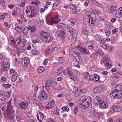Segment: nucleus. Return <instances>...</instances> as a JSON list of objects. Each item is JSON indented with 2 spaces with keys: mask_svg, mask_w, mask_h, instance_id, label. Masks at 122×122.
Returning <instances> with one entry per match:
<instances>
[{
  "mask_svg": "<svg viewBox=\"0 0 122 122\" xmlns=\"http://www.w3.org/2000/svg\"><path fill=\"white\" fill-rule=\"evenodd\" d=\"M6 97L4 95L0 94V100L5 101L6 100Z\"/></svg>",
  "mask_w": 122,
  "mask_h": 122,
  "instance_id": "obj_41",
  "label": "nucleus"
},
{
  "mask_svg": "<svg viewBox=\"0 0 122 122\" xmlns=\"http://www.w3.org/2000/svg\"><path fill=\"white\" fill-rule=\"evenodd\" d=\"M101 64H104L105 67L108 68L111 67V61L109 58L106 57H104L100 62Z\"/></svg>",
  "mask_w": 122,
  "mask_h": 122,
  "instance_id": "obj_7",
  "label": "nucleus"
},
{
  "mask_svg": "<svg viewBox=\"0 0 122 122\" xmlns=\"http://www.w3.org/2000/svg\"><path fill=\"white\" fill-rule=\"evenodd\" d=\"M35 27L34 26H33L32 27H31L30 26L28 25L26 27V28L24 30V32H25L26 34L28 31L30 30V31L34 32L35 30Z\"/></svg>",
  "mask_w": 122,
  "mask_h": 122,
  "instance_id": "obj_14",
  "label": "nucleus"
},
{
  "mask_svg": "<svg viewBox=\"0 0 122 122\" xmlns=\"http://www.w3.org/2000/svg\"><path fill=\"white\" fill-rule=\"evenodd\" d=\"M25 12L27 16L30 18L35 16L36 14V8L33 6L26 7Z\"/></svg>",
  "mask_w": 122,
  "mask_h": 122,
  "instance_id": "obj_4",
  "label": "nucleus"
},
{
  "mask_svg": "<svg viewBox=\"0 0 122 122\" xmlns=\"http://www.w3.org/2000/svg\"><path fill=\"white\" fill-rule=\"evenodd\" d=\"M112 109L116 112H118L121 111L122 108L121 106L118 105H114L112 106Z\"/></svg>",
  "mask_w": 122,
  "mask_h": 122,
  "instance_id": "obj_16",
  "label": "nucleus"
},
{
  "mask_svg": "<svg viewBox=\"0 0 122 122\" xmlns=\"http://www.w3.org/2000/svg\"><path fill=\"white\" fill-rule=\"evenodd\" d=\"M75 75L78 76H79L81 75L80 72L76 70H75L74 71Z\"/></svg>",
  "mask_w": 122,
  "mask_h": 122,
  "instance_id": "obj_48",
  "label": "nucleus"
},
{
  "mask_svg": "<svg viewBox=\"0 0 122 122\" xmlns=\"http://www.w3.org/2000/svg\"><path fill=\"white\" fill-rule=\"evenodd\" d=\"M39 117L38 114H37L36 117L37 119L40 122H42V120H43L44 118V114L41 112H40L39 113Z\"/></svg>",
  "mask_w": 122,
  "mask_h": 122,
  "instance_id": "obj_19",
  "label": "nucleus"
},
{
  "mask_svg": "<svg viewBox=\"0 0 122 122\" xmlns=\"http://www.w3.org/2000/svg\"><path fill=\"white\" fill-rule=\"evenodd\" d=\"M80 101L81 103V107L84 109H86L89 107L92 102L91 98L88 96L81 97Z\"/></svg>",
  "mask_w": 122,
  "mask_h": 122,
  "instance_id": "obj_3",
  "label": "nucleus"
},
{
  "mask_svg": "<svg viewBox=\"0 0 122 122\" xmlns=\"http://www.w3.org/2000/svg\"><path fill=\"white\" fill-rule=\"evenodd\" d=\"M71 69L69 67H68L66 69H65L64 71V74L65 75L68 74L71 75Z\"/></svg>",
  "mask_w": 122,
  "mask_h": 122,
  "instance_id": "obj_28",
  "label": "nucleus"
},
{
  "mask_svg": "<svg viewBox=\"0 0 122 122\" xmlns=\"http://www.w3.org/2000/svg\"><path fill=\"white\" fill-rule=\"evenodd\" d=\"M32 52L34 55H36L37 53V51L35 50H32Z\"/></svg>",
  "mask_w": 122,
  "mask_h": 122,
  "instance_id": "obj_58",
  "label": "nucleus"
},
{
  "mask_svg": "<svg viewBox=\"0 0 122 122\" xmlns=\"http://www.w3.org/2000/svg\"><path fill=\"white\" fill-rule=\"evenodd\" d=\"M29 104V103L27 102H21L19 104V107L21 110H24L27 108V107Z\"/></svg>",
  "mask_w": 122,
  "mask_h": 122,
  "instance_id": "obj_13",
  "label": "nucleus"
},
{
  "mask_svg": "<svg viewBox=\"0 0 122 122\" xmlns=\"http://www.w3.org/2000/svg\"><path fill=\"white\" fill-rule=\"evenodd\" d=\"M1 107L4 115L10 120L13 121L15 120V116L14 115V111H12L11 108L10 109H8L7 110L6 104L4 103L1 104Z\"/></svg>",
  "mask_w": 122,
  "mask_h": 122,
  "instance_id": "obj_1",
  "label": "nucleus"
},
{
  "mask_svg": "<svg viewBox=\"0 0 122 122\" xmlns=\"http://www.w3.org/2000/svg\"><path fill=\"white\" fill-rule=\"evenodd\" d=\"M61 20V19H58V15H56L51 17L50 20H47L46 22L48 25H51L58 23Z\"/></svg>",
  "mask_w": 122,
  "mask_h": 122,
  "instance_id": "obj_8",
  "label": "nucleus"
},
{
  "mask_svg": "<svg viewBox=\"0 0 122 122\" xmlns=\"http://www.w3.org/2000/svg\"><path fill=\"white\" fill-rule=\"evenodd\" d=\"M102 47L103 49L106 50L108 49V48L109 46L107 44H105L102 45Z\"/></svg>",
  "mask_w": 122,
  "mask_h": 122,
  "instance_id": "obj_44",
  "label": "nucleus"
},
{
  "mask_svg": "<svg viewBox=\"0 0 122 122\" xmlns=\"http://www.w3.org/2000/svg\"><path fill=\"white\" fill-rule=\"evenodd\" d=\"M76 51L77 53H79L80 55H81V53L86 54H89L90 53L89 51L87 50L85 48H81L80 46L79 45L76 46Z\"/></svg>",
  "mask_w": 122,
  "mask_h": 122,
  "instance_id": "obj_9",
  "label": "nucleus"
},
{
  "mask_svg": "<svg viewBox=\"0 0 122 122\" xmlns=\"http://www.w3.org/2000/svg\"><path fill=\"white\" fill-rule=\"evenodd\" d=\"M90 18L89 21L90 20L91 21V22L90 24V25L92 26H93L95 25V22L96 20V16L94 14V13H92L90 12Z\"/></svg>",
  "mask_w": 122,
  "mask_h": 122,
  "instance_id": "obj_10",
  "label": "nucleus"
},
{
  "mask_svg": "<svg viewBox=\"0 0 122 122\" xmlns=\"http://www.w3.org/2000/svg\"><path fill=\"white\" fill-rule=\"evenodd\" d=\"M57 85V83L54 81L47 82L45 85V88L47 90H48L50 87L55 86Z\"/></svg>",
  "mask_w": 122,
  "mask_h": 122,
  "instance_id": "obj_11",
  "label": "nucleus"
},
{
  "mask_svg": "<svg viewBox=\"0 0 122 122\" xmlns=\"http://www.w3.org/2000/svg\"><path fill=\"white\" fill-rule=\"evenodd\" d=\"M44 70V68L43 66L40 67L37 69V71L39 73H41L43 72Z\"/></svg>",
  "mask_w": 122,
  "mask_h": 122,
  "instance_id": "obj_34",
  "label": "nucleus"
},
{
  "mask_svg": "<svg viewBox=\"0 0 122 122\" xmlns=\"http://www.w3.org/2000/svg\"><path fill=\"white\" fill-rule=\"evenodd\" d=\"M110 96L113 98L116 99L122 97V86L120 84L117 85L115 89L112 91Z\"/></svg>",
  "mask_w": 122,
  "mask_h": 122,
  "instance_id": "obj_2",
  "label": "nucleus"
},
{
  "mask_svg": "<svg viewBox=\"0 0 122 122\" xmlns=\"http://www.w3.org/2000/svg\"><path fill=\"white\" fill-rule=\"evenodd\" d=\"M41 39L44 42L49 43L52 40V37L47 33L42 32L40 33Z\"/></svg>",
  "mask_w": 122,
  "mask_h": 122,
  "instance_id": "obj_5",
  "label": "nucleus"
},
{
  "mask_svg": "<svg viewBox=\"0 0 122 122\" xmlns=\"http://www.w3.org/2000/svg\"><path fill=\"white\" fill-rule=\"evenodd\" d=\"M62 109L65 111L68 112L69 110V108L67 106H65L62 107Z\"/></svg>",
  "mask_w": 122,
  "mask_h": 122,
  "instance_id": "obj_39",
  "label": "nucleus"
},
{
  "mask_svg": "<svg viewBox=\"0 0 122 122\" xmlns=\"http://www.w3.org/2000/svg\"><path fill=\"white\" fill-rule=\"evenodd\" d=\"M17 73H15L13 74L11 78L12 81L13 82H15L17 79Z\"/></svg>",
  "mask_w": 122,
  "mask_h": 122,
  "instance_id": "obj_30",
  "label": "nucleus"
},
{
  "mask_svg": "<svg viewBox=\"0 0 122 122\" xmlns=\"http://www.w3.org/2000/svg\"><path fill=\"white\" fill-rule=\"evenodd\" d=\"M40 92L41 95H46V96H47V95H48L47 93L45 91L42 89H40Z\"/></svg>",
  "mask_w": 122,
  "mask_h": 122,
  "instance_id": "obj_37",
  "label": "nucleus"
},
{
  "mask_svg": "<svg viewBox=\"0 0 122 122\" xmlns=\"http://www.w3.org/2000/svg\"><path fill=\"white\" fill-rule=\"evenodd\" d=\"M68 30L69 32L71 33L70 35H73L74 32L73 31V30L71 27H69L68 29Z\"/></svg>",
  "mask_w": 122,
  "mask_h": 122,
  "instance_id": "obj_38",
  "label": "nucleus"
},
{
  "mask_svg": "<svg viewBox=\"0 0 122 122\" xmlns=\"http://www.w3.org/2000/svg\"><path fill=\"white\" fill-rule=\"evenodd\" d=\"M50 51V49H47L45 51V53L46 55L49 54Z\"/></svg>",
  "mask_w": 122,
  "mask_h": 122,
  "instance_id": "obj_57",
  "label": "nucleus"
},
{
  "mask_svg": "<svg viewBox=\"0 0 122 122\" xmlns=\"http://www.w3.org/2000/svg\"><path fill=\"white\" fill-rule=\"evenodd\" d=\"M58 61L59 63H60L62 62L63 61L62 58L61 57H59V59H58Z\"/></svg>",
  "mask_w": 122,
  "mask_h": 122,
  "instance_id": "obj_62",
  "label": "nucleus"
},
{
  "mask_svg": "<svg viewBox=\"0 0 122 122\" xmlns=\"http://www.w3.org/2000/svg\"><path fill=\"white\" fill-rule=\"evenodd\" d=\"M89 79L92 81L97 82L100 80V76L98 75L94 74L90 76Z\"/></svg>",
  "mask_w": 122,
  "mask_h": 122,
  "instance_id": "obj_12",
  "label": "nucleus"
},
{
  "mask_svg": "<svg viewBox=\"0 0 122 122\" xmlns=\"http://www.w3.org/2000/svg\"><path fill=\"white\" fill-rule=\"evenodd\" d=\"M25 2H23L20 3L18 4V5L21 7H23L25 5Z\"/></svg>",
  "mask_w": 122,
  "mask_h": 122,
  "instance_id": "obj_49",
  "label": "nucleus"
},
{
  "mask_svg": "<svg viewBox=\"0 0 122 122\" xmlns=\"http://www.w3.org/2000/svg\"><path fill=\"white\" fill-rule=\"evenodd\" d=\"M31 3L34 4L38 5L40 3V2L39 0H36L32 1Z\"/></svg>",
  "mask_w": 122,
  "mask_h": 122,
  "instance_id": "obj_40",
  "label": "nucleus"
},
{
  "mask_svg": "<svg viewBox=\"0 0 122 122\" xmlns=\"http://www.w3.org/2000/svg\"><path fill=\"white\" fill-rule=\"evenodd\" d=\"M73 90H72V91L74 92H77L78 91L77 88L75 86H73Z\"/></svg>",
  "mask_w": 122,
  "mask_h": 122,
  "instance_id": "obj_46",
  "label": "nucleus"
},
{
  "mask_svg": "<svg viewBox=\"0 0 122 122\" xmlns=\"http://www.w3.org/2000/svg\"><path fill=\"white\" fill-rule=\"evenodd\" d=\"M10 64L8 63H6L2 65L3 71H7L9 69Z\"/></svg>",
  "mask_w": 122,
  "mask_h": 122,
  "instance_id": "obj_15",
  "label": "nucleus"
},
{
  "mask_svg": "<svg viewBox=\"0 0 122 122\" xmlns=\"http://www.w3.org/2000/svg\"><path fill=\"white\" fill-rule=\"evenodd\" d=\"M97 101L99 103V107L101 109H103L107 108L108 106L107 103L104 102L99 97L96 96Z\"/></svg>",
  "mask_w": 122,
  "mask_h": 122,
  "instance_id": "obj_6",
  "label": "nucleus"
},
{
  "mask_svg": "<svg viewBox=\"0 0 122 122\" xmlns=\"http://www.w3.org/2000/svg\"><path fill=\"white\" fill-rule=\"evenodd\" d=\"M105 33L107 35H109L110 33V32L109 30H106L105 31Z\"/></svg>",
  "mask_w": 122,
  "mask_h": 122,
  "instance_id": "obj_59",
  "label": "nucleus"
},
{
  "mask_svg": "<svg viewBox=\"0 0 122 122\" xmlns=\"http://www.w3.org/2000/svg\"><path fill=\"white\" fill-rule=\"evenodd\" d=\"M84 76L86 77L87 78L89 76V74L87 72H85L83 74Z\"/></svg>",
  "mask_w": 122,
  "mask_h": 122,
  "instance_id": "obj_50",
  "label": "nucleus"
},
{
  "mask_svg": "<svg viewBox=\"0 0 122 122\" xmlns=\"http://www.w3.org/2000/svg\"><path fill=\"white\" fill-rule=\"evenodd\" d=\"M94 2L93 4L94 5H97L100 7H102L103 8H106V4L102 3H99L97 2V1L94 0Z\"/></svg>",
  "mask_w": 122,
  "mask_h": 122,
  "instance_id": "obj_17",
  "label": "nucleus"
},
{
  "mask_svg": "<svg viewBox=\"0 0 122 122\" xmlns=\"http://www.w3.org/2000/svg\"><path fill=\"white\" fill-rule=\"evenodd\" d=\"M47 59H45L44 61L43 62V64L45 66L46 65L47 63Z\"/></svg>",
  "mask_w": 122,
  "mask_h": 122,
  "instance_id": "obj_56",
  "label": "nucleus"
},
{
  "mask_svg": "<svg viewBox=\"0 0 122 122\" xmlns=\"http://www.w3.org/2000/svg\"><path fill=\"white\" fill-rule=\"evenodd\" d=\"M15 73H17V72H16L15 70L13 69H11L10 71V74H12L13 73V74H15Z\"/></svg>",
  "mask_w": 122,
  "mask_h": 122,
  "instance_id": "obj_52",
  "label": "nucleus"
},
{
  "mask_svg": "<svg viewBox=\"0 0 122 122\" xmlns=\"http://www.w3.org/2000/svg\"><path fill=\"white\" fill-rule=\"evenodd\" d=\"M59 34L60 36V37L63 36L65 34V32L64 31L62 30L60 31L59 32Z\"/></svg>",
  "mask_w": 122,
  "mask_h": 122,
  "instance_id": "obj_45",
  "label": "nucleus"
},
{
  "mask_svg": "<svg viewBox=\"0 0 122 122\" xmlns=\"http://www.w3.org/2000/svg\"><path fill=\"white\" fill-rule=\"evenodd\" d=\"M38 98L40 100H46L49 99L50 97L48 95H47V96H46V97H45L44 95H40L38 96Z\"/></svg>",
  "mask_w": 122,
  "mask_h": 122,
  "instance_id": "obj_24",
  "label": "nucleus"
},
{
  "mask_svg": "<svg viewBox=\"0 0 122 122\" xmlns=\"http://www.w3.org/2000/svg\"><path fill=\"white\" fill-rule=\"evenodd\" d=\"M21 37L20 36L17 38V41L18 43L20 44L21 42Z\"/></svg>",
  "mask_w": 122,
  "mask_h": 122,
  "instance_id": "obj_53",
  "label": "nucleus"
},
{
  "mask_svg": "<svg viewBox=\"0 0 122 122\" xmlns=\"http://www.w3.org/2000/svg\"><path fill=\"white\" fill-rule=\"evenodd\" d=\"M113 120L112 118H110L105 120V122H112Z\"/></svg>",
  "mask_w": 122,
  "mask_h": 122,
  "instance_id": "obj_54",
  "label": "nucleus"
},
{
  "mask_svg": "<svg viewBox=\"0 0 122 122\" xmlns=\"http://www.w3.org/2000/svg\"><path fill=\"white\" fill-rule=\"evenodd\" d=\"M101 89V88L100 87H96L94 89V92L95 93L100 92Z\"/></svg>",
  "mask_w": 122,
  "mask_h": 122,
  "instance_id": "obj_31",
  "label": "nucleus"
},
{
  "mask_svg": "<svg viewBox=\"0 0 122 122\" xmlns=\"http://www.w3.org/2000/svg\"><path fill=\"white\" fill-rule=\"evenodd\" d=\"M118 31V29L117 28H115L112 31V33L115 34L117 33Z\"/></svg>",
  "mask_w": 122,
  "mask_h": 122,
  "instance_id": "obj_43",
  "label": "nucleus"
},
{
  "mask_svg": "<svg viewBox=\"0 0 122 122\" xmlns=\"http://www.w3.org/2000/svg\"><path fill=\"white\" fill-rule=\"evenodd\" d=\"M89 3V1L88 0H87L85 2L84 5L85 6H86L88 5Z\"/></svg>",
  "mask_w": 122,
  "mask_h": 122,
  "instance_id": "obj_55",
  "label": "nucleus"
},
{
  "mask_svg": "<svg viewBox=\"0 0 122 122\" xmlns=\"http://www.w3.org/2000/svg\"><path fill=\"white\" fill-rule=\"evenodd\" d=\"M26 40L24 39H23L22 41V44L24 46H25V45L26 44Z\"/></svg>",
  "mask_w": 122,
  "mask_h": 122,
  "instance_id": "obj_51",
  "label": "nucleus"
},
{
  "mask_svg": "<svg viewBox=\"0 0 122 122\" xmlns=\"http://www.w3.org/2000/svg\"><path fill=\"white\" fill-rule=\"evenodd\" d=\"M99 42L101 43H104L105 42V40L102 39H101L100 40H99Z\"/></svg>",
  "mask_w": 122,
  "mask_h": 122,
  "instance_id": "obj_64",
  "label": "nucleus"
},
{
  "mask_svg": "<svg viewBox=\"0 0 122 122\" xmlns=\"http://www.w3.org/2000/svg\"><path fill=\"white\" fill-rule=\"evenodd\" d=\"M57 26L58 28L61 29H64L66 28V25L63 23L59 24L57 25Z\"/></svg>",
  "mask_w": 122,
  "mask_h": 122,
  "instance_id": "obj_27",
  "label": "nucleus"
},
{
  "mask_svg": "<svg viewBox=\"0 0 122 122\" xmlns=\"http://www.w3.org/2000/svg\"><path fill=\"white\" fill-rule=\"evenodd\" d=\"M11 84H3L2 86L5 88H9L11 86Z\"/></svg>",
  "mask_w": 122,
  "mask_h": 122,
  "instance_id": "obj_36",
  "label": "nucleus"
},
{
  "mask_svg": "<svg viewBox=\"0 0 122 122\" xmlns=\"http://www.w3.org/2000/svg\"><path fill=\"white\" fill-rule=\"evenodd\" d=\"M69 38L71 41V43L72 45H74L76 42V38L71 35L69 36Z\"/></svg>",
  "mask_w": 122,
  "mask_h": 122,
  "instance_id": "obj_18",
  "label": "nucleus"
},
{
  "mask_svg": "<svg viewBox=\"0 0 122 122\" xmlns=\"http://www.w3.org/2000/svg\"><path fill=\"white\" fill-rule=\"evenodd\" d=\"M62 2L61 0H56L54 2L53 6V8H55L60 4H61Z\"/></svg>",
  "mask_w": 122,
  "mask_h": 122,
  "instance_id": "obj_23",
  "label": "nucleus"
},
{
  "mask_svg": "<svg viewBox=\"0 0 122 122\" xmlns=\"http://www.w3.org/2000/svg\"><path fill=\"white\" fill-rule=\"evenodd\" d=\"M20 25V24H16L15 25V30L19 33H20L22 30L21 27Z\"/></svg>",
  "mask_w": 122,
  "mask_h": 122,
  "instance_id": "obj_26",
  "label": "nucleus"
},
{
  "mask_svg": "<svg viewBox=\"0 0 122 122\" xmlns=\"http://www.w3.org/2000/svg\"><path fill=\"white\" fill-rule=\"evenodd\" d=\"M102 74L104 75H107L108 74V72L107 71H103L102 72Z\"/></svg>",
  "mask_w": 122,
  "mask_h": 122,
  "instance_id": "obj_61",
  "label": "nucleus"
},
{
  "mask_svg": "<svg viewBox=\"0 0 122 122\" xmlns=\"http://www.w3.org/2000/svg\"><path fill=\"white\" fill-rule=\"evenodd\" d=\"M5 94L7 97H9L10 95V92L8 91L6 92L5 93Z\"/></svg>",
  "mask_w": 122,
  "mask_h": 122,
  "instance_id": "obj_60",
  "label": "nucleus"
},
{
  "mask_svg": "<svg viewBox=\"0 0 122 122\" xmlns=\"http://www.w3.org/2000/svg\"><path fill=\"white\" fill-rule=\"evenodd\" d=\"M54 102L53 100H51V101L48 103V105L50 107V108H52L54 106Z\"/></svg>",
  "mask_w": 122,
  "mask_h": 122,
  "instance_id": "obj_32",
  "label": "nucleus"
},
{
  "mask_svg": "<svg viewBox=\"0 0 122 122\" xmlns=\"http://www.w3.org/2000/svg\"><path fill=\"white\" fill-rule=\"evenodd\" d=\"M116 12V15L118 17H120L122 15V7H121L117 10Z\"/></svg>",
  "mask_w": 122,
  "mask_h": 122,
  "instance_id": "obj_21",
  "label": "nucleus"
},
{
  "mask_svg": "<svg viewBox=\"0 0 122 122\" xmlns=\"http://www.w3.org/2000/svg\"><path fill=\"white\" fill-rule=\"evenodd\" d=\"M75 54L77 55L75 58L76 60L78 63H81L82 61V59L81 56H79L80 54L77 53L76 52Z\"/></svg>",
  "mask_w": 122,
  "mask_h": 122,
  "instance_id": "obj_22",
  "label": "nucleus"
},
{
  "mask_svg": "<svg viewBox=\"0 0 122 122\" xmlns=\"http://www.w3.org/2000/svg\"><path fill=\"white\" fill-rule=\"evenodd\" d=\"M117 8V5L112 6L108 10L107 12L109 14L113 13L116 10Z\"/></svg>",
  "mask_w": 122,
  "mask_h": 122,
  "instance_id": "obj_20",
  "label": "nucleus"
},
{
  "mask_svg": "<svg viewBox=\"0 0 122 122\" xmlns=\"http://www.w3.org/2000/svg\"><path fill=\"white\" fill-rule=\"evenodd\" d=\"M24 62L25 66L26 67L27 66L28 64L30 62L29 59L27 57L24 58Z\"/></svg>",
  "mask_w": 122,
  "mask_h": 122,
  "instance_id": "obj_29",
  "label": "nucleus"
},
{
  "mask_svg": "<svg viewBox=\"0 0 122 122\" xmlns=\"http://www.w3.org/2000/svg\"><path fill=\"white\" fill-rule=\"evenodd\" d=\"M87 46L89 49L91 50H93L94 49V47L93 46V44L90 41L87 42Z\"/></svg>",
  "mask_w": 122,
  "mask_h": 122,
  "instance_id": "obj_25",
  "label": "nucleus"
},
{
  "mask_svg": "<svg viewBox=\"0 0 122 122\" xmlns=\"http://www.w3.org/2000/svg\"><path fill=\"white\" fill-rule=\"evenodd\" d=\"M76 21V20L75 19H71L69 20V22L71 23V24L72 25H74L75 22Z\"/></svg>",
  "mask_w": 122,
  "mask_h": 122,
  "instance_id": "obj_33",
  "label": "nucleus"
},
{
  "mask_svg": "<svg viewBox=\"0 0 122 122\" xmlns=\"http://www.w3.org/2000/svg\"><path fill=\"white\" fill-rule=\"evenodd\" d=\"M92 11L93 12L92 13H94L95 14V13H96L97 15L99 13V11L96 9H92Z\"/></svg>",
  "mask_w": 122,
  "mask_h": 122,
  "instance_id": "obj_47",
  "label": "nucleus"
},
{
  "mask_svg": "<svg viewBox=\"0 0 122 122\" xmlns=\"http://www.w3.org/2000/svg\"><path fill=\"white\" fill-rule=\"evenodd\" d=\"M70 9L72 10H76L77 9L76 6L72 4H71L70 5Z\"/></svg>",
  "mask_w": 122,
  "mask_h": 122,
  "instance_id": "obj_35",
  "label": "nucleus"
},
{
  "mask_svg": "<svg viewBox=\"0 0 122 122\" xmlns=\"http://www.w3.org/2000/svg\"><path fill=\"white\" fill-rule=\"evenodd\" d=\"M95 39L97 40H100L101 38V36L98 34L96 35L94 37Z\"/></svg>",
  "mask_w": 122,
  "mask_h": 122,
  "instance_id": "obj_42",
  "label": "nucleus"
},
{
  "mask_svg": "<svg viewBox=\"0 0 122 122\" xmlns=\"http://www.w3.org/2000/svg\"><path fill=\"white\" fill-rule=\"evenodd\" d=\"M21 18L24 21H26V20L24 17V16L23 15H21Z\"/></svg>",
  "mask_w": 122,
  "mask_h": 122,
  "instance_id": "obj_63",
  "label": "nucleus"
}]
</instances>
